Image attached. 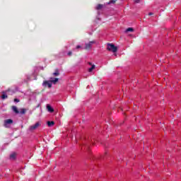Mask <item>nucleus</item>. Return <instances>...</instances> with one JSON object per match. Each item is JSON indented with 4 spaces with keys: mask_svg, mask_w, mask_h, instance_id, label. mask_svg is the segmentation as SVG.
<instances>
[{
    "mask_svg": "<svg viewBox=\"0 0 181 181\" xmlns=\"http://www.w3.org/2000/svg\"><path fill=\"white\" fill-rule=\"evenodd\" d=\"M107 50L109 52H112L113 53H117L118 52V47H115V45L108 43Z\"/></svg>",
    "mask_w": 181,
    "mask_h": 181,
    "instance_id": "nucleus-1",
    "label": "nucleus"
},
{
    "mask_svg": "<svg viewBox=\"0 0 181 181\" xmlns=\"http://www.w3.org/2000/svg\"><path fill=\"white\" fill-rule=\"evenodd\" d=\"M40 127V122H37L35 124L30 126L29 130L30 131H35V129H37Z\"/></svg>",
    "mask_w": 181,
    "mask_h": 181,
    "instance_id": "nucleus-2",
    "label": "nucleus"
},
{
    "mask_svg": "<svg viewBox=\"0 0 181 181\" xmlns=\"http://www.w3.org/2000/svg\"><path fill=\"white\" fill-rule=\"evenodd\" d=\"M95 43V41H90L88 43L85 44V49L86 50H90L92 47V45H94Z\"/></svg>",
    "mask_w": 181,
    "mask_h": 181,
    "instance_id": "nucleus-3",
    "label": "nucleus"
},
{
    "mask_svg": "<svg viewBox=\"0 0 181 181\" xmlns=\"http://www.w3.org/2000/svg\"><path fill=\"white\" fill-rule=\"evenodd\" d=\"M11 124H13V120H12L11 119H8L4 120V125L6 128H8V125Z\"/></svg>",
    "mask_w": 181,
    "mask_h": 181,
    "instance_id": "nucleus-4",
    "label": "nucleus"
},
{
    "mask_svg": "<svg viewBox=\"0 0 181 181\" xmlns=\"http://www.w3.org/2000/svg\"><path fill=\"white\" fill-rule=\"evenodd\" d=\"M47 110L48 111V112H54V109H53V107H52V106L49 104L47 105Z\"/></svg>",
    "mask_w": 181,
    "mask_h": 181,
    "instance_id": "nucleus-5",
    "label": "nucleus"
},
{
    "mask_svg": "<svg viewBox=\"0 0 181 181\" xmlns=\"http://www.w3.org/2000/svg\"><path fill=\"white\" fill-rule=\"evenodd\" d=\"M52 76L54 77H58V76H60V71H59V69H55V71L52 74Z\"/></svg>",
    "mask_w": 181,
    "mask_h": 181,
    "instance_id": "nucleus-6",
    "label": "nucleus"
},
{
    "mask_svg": "<svg viewBox=\"0 0 181 181\" xmlns=\"http://www.w3.org/2000/svg\"><path fill=\"white\" fill-rule=\"evenodd\" d=\"M45 86H47L49 88H52V82L50 81H44Z\"/></svg>",
    "mask_w": 181,
    "mask_h": 181,
    "instance_id": "nucleus-7",
    "label": "nucleus"
},
{
    "mask_svg": "<svg viewBox=\"0 0 181 181\" xmlns=\"http://www.w3.org/2000/svg\"><path fill=\"white\" fill-rule=\"evenodd\" d=\"M11 110L13 111V112H15V114H19V110L16 106H12Z\"/></svg>",
    "mask_w": 181,
    "mask_h": 181,
    "instance_id": "nucleus-8",
    "label": "nucleus"
},
{
    "mask_svg": "<svg viewBox=\"0 0 181 181\" xmlns=\"http://www.w3.org/2000/svg\"><path fill=\"white\" fill-rule=\"evenodd\" d=\"M19 112L20 114H22V115H25V114H26V109L22 108Z\"/></svg>",
    "mask_w": 181,
    "mask_h": 181,
    "instance_id": "nucleus-9",
    "label": "nucleus"
},
{
    "mask_svg": "<svg viewBox=\"0 0 181 181\" xmlns=\"http://www.w3.org/2000/svg\"><path fill=\"white\" fill-rule=\"evenodd\" d=\"M103 6H104V5H103V4H98V6H96L97 11H100V9H103Z\"/></svg>",
    "mask_w": 181,
    "mask_h": 181,
    "instance_id": "nucleus-10",
    "label": "nucleus"
},
{
    "mask_svg": "<svg viewBox=\"0 0 181 181\" xmlns=\"http://www.w3.org/2000/svg\"><path fill=\"white\" fill-rule=\"evenodd\" d=\"M57 81H59V78H55L54 79H52L50 81V83H53V84H56V83H57Z\"/></svg>",
    "mask_w": 181,
    "mask_h": 181,
    "instance_id": "nucleus-11",
    "label": "nucleus"
},
{
    "mask_svg": "<svg viewBox=\"0 0 181 181\" xmlns=\"http://www.w3.org/2000/svg\"><path fill=\"white\" fill-rule=\"evenodd\" d=\"M16 158V153H13L10 155V159L14 160Z\"/></svg>",
    "mask_w": 181,
    "mask_h": 181,
    "instance_id": "nucleus-12",
    "label": "nucleus"
},
{
    "mask_svg": "<svg viewBox=\"0 0 181 181\" xmlns=\"http://www.w3.org/2000/svg\"><path fill=\"white\" fill-rule=\"evenodd\" d=\"M47 125H48V127H53V125H54V122H53V121H48L47 122Z\"/></svg>",
    "mask_w": 181,
    "mask_h": 181,
    "instance_id": "nucleus-13",
    "label": "nucleus"
},
{
    "mask_svg": "<svg viewBox=\"0 0 181 181\" xmlns=\"http://www.w3.org/2000/svg\"><path fill=\"white\" fill-rule=\"evenodd\" d=\"M94 69H95V65L93 64L90 68L88 69L89 73H91V71H93Z\"/></svg>",
    "mask_w": 181,
    "mask_h": 181,
    "instance_id": "nucleus-14",
    "label": "nucleus"
},
{
    "mask_svg": "<svg viewBox=\"0 0 181 181\" xmlns=\"http://www.w3.org/2000/svg\"><path fill=\"white\" fill-rule=\"evenodd\" d=\"M115 2H117V0H110V1L107 3V4H108V5H110V4H115Z\"/></svg>",
    "mask_w": 181,
    "mask_h": 181,
    "instance_id": "nucleus-15",
    "label": "nucleus"
},
{
    "mask_svg": "<svg viewBox=\"0 0 181 181\" xmlns=\"http://www.w3.org/2000/svg\"><path fill=\"white\" fill-rule=\"evenodd\" d=\"M126 32H134V28H128L126 30Z\"/></svg>",
    "mask_w": 181,
    "mask_h": 181,
    "instance_id": "nucleus-16",
    "label": "nucleus"
},
{
    "mask_svg": "<svg viewBox=\"0 0 181 181\" xmlns=\"http://www.w3.org/2000/svg\"><path fill=\"white\" fill-rule=\"evenodd\" d=\"M1 98L3 100H5V98H8V95L5 93H4L2 95H1Z\"/></svg>",
    "mask_w": 181,
    "mask_h": 181,
    "instance_id": "nucleus-17",
    "label": "nucleus"
},
{
    "mask_svg": "<svg viewBox=\"0 0 181 181\" xmlns=\"http://www.w3.org/2000/svg\"><path fill=\"white\" fill-rule=\"evenodd\" d=\"M134 2H135V4H139V2H141V0H134Z\"/></svg>",
    "mask_w": 181,
    "mask_h": 181,
    "instance_id": "nucleus-18",
    "label": "nucleus"
},
{
    "mask_svg": "<svg viewBox=\"0 0 181 181\" xmlns=\"http://www.w3.org/2000/svg\"><path fill=\"white\" fill-rule=\"evenodd\" d=\"M71 54H73V52L71 51H69L68 52V56H71Z\"/></svg>",
    "mask_w": 181,
    "mask_h": 181,
    "instance_id": "nucleus-19",
    "label": "nucleus"
},
{
    "mask_svg": "<svg viewBox=\"0 0 181 181\" xmlns=\"http://www.w3.org/2000/svg\"><path fill=\"white\" fill-rule=\"evenodd\" d=\"M19 101H20V100H19V99H18V98H15V99H14V102H15V103H19Z\"/></svg>",
    "mask_w": 181,
    "mask_h": 181,
    "instance_id": "nucleus-20",
    "label": "nucleus"
},
{
    "mask_svg": "<svg viewBox=\"0 0 181 181\" xmlns=\"http://www.w3.org/2000/svg\"><path fill=\"white\" fill-rule=\"evenodd\" d=\"M81 46H80V45L76 46V49H81Z\"/></svg>",
    "mask_w": 181,
    "mask_h": 181,
    "instance_id": "nucleus-21",
    "label": "nucleus"
},
{
    "mask_svg": "<svg viewBox=\"0 0 181 181\" xmlns=\"http://www.w3.org/2000/svg\"><path fill=\"white\" fill-rule=\"evenodd\" d=\"M151 15H153V13H148V16H151Z\"/></svg>",
    "mask_w": 181,
    "mask_h": 181,
    "instance_id": "nucleus-22",
    "label": "nucleus"
},
{
    "mask_svg": "<svg viewBox=\"0 0 181 181\" xmlns=\"http://www.w3.org/2000/svg\"><path fill=\"white\" fill-rule=\"evenodd\" d=\"M88 64H90V66H93V64H91V62H88Z\"/></svg>",
    "mask_w": 181,
    "mask_h": 181,
    "instance_id": "nucleus-23",
    "label": "nucleus"
},
{
    "mask_svg": "<svg viewBox=\"0 0 181 181\" xmlns=\"http://www.w3.org/2000/svg\"><path fill=\"white\" fill-rule=\"evenodd\" d=\"M50 80H53V78H50Z\"/></svg>",
    "mask_w": 181,
    "mask_h": 181,
    "instance_id": "nucleus-24",
    "label": "nucleus"
}]
</instances>
